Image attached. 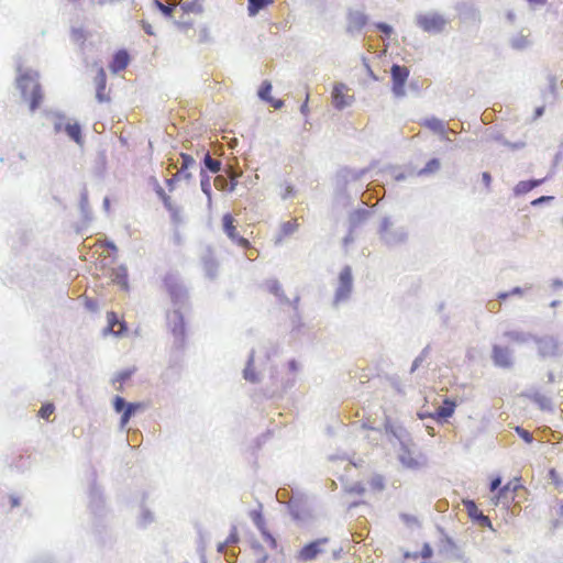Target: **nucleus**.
Listing matches in <instances>:
<instances>
[{
	"label": "nucleus",
	"instance_id": "1",
	"mask_svg": "<svg viewBox=\"0 0 563 563\" xmlns=\"http://www.w3.org/2000/svg\"><path fill=\"white\" fill-rule=\"evenodd\" d=\"M18 85L24 96L30 91V109L32 111L37 109L43 100V92L40 84L31 75L24 74L19 77Z\"/></svg>",
	"mask_w": 563,
	"mask_h": 563
},
{
	"label": "nucleus",
	"instance_id": "2",
	"mask_svg": "<svg viewBox=\"0 0 563 563\" xmlns=\"http://www.w3.org/2000/svg\"><path fill=\"white\" fill-rule=\"evenodd\" d=\"M416 22L420 29L428 33H440L446 25V20L439 13L420 14Z\"/></svg>",
	"mask_w": 563,
	"mask_h": 563
},
{
	"label": "nucleus",
	"instance_id": "3",
	"mask_svg": "<svg viewBox=\"0 0 563 563\" xmlns=\"http://www.w3.org/2000/svg\"><path fill=\"white\" fill-rule=\"evenodd\" d=\"M330 540L328 538L317 539L308 544H306L299 552L298 559L300 561H311L314 560L318 555L328 552V544Z\"/></svg>",
	"mask_w": 563,
	"mask_h": 563
},
{
	"label": "nucleus",
	"instance_id": "4",
	"mask_svg": "<svg viewBox=\"0 0 563 563\" xmlns=\"http://www.w3.org/2000/svg\"><path fill=\"white\" fill-rule=\"evenodd\" d=\"M409 77V69L406 66L393 65L391 67V80H393V92L401 97L405 95V85Z\"/></svg>",
	"mask_w": 563,
	"mask_h": 563
},
{
	"label": "nucleus",
	"instance_id": "5",
	"mask_svg": "<svg viewBox=\"0 0 563 563\" xmlns=\"http://www.w3.org/2000/svg\"><path fill=\"white\" fill-rule=\"evenodd\" d=\"M113 407L117 412H122L120 424L124 428L134 412L143 408V405L140 402L125 404L122 397L117 396L113 400Z\"/></svg>",
	"mask_w": 563,
	"mask_h": 563
},
{
	"label": "nucleus",
	"instance_id": "6",
	"mask_svg": "<svg viewBox=\"0 0 563 563\" xmlns=\"http://www.w3.org/2000/svg\"><path fill=\"white\" fill-rule=\"evenodd\" d=\"M222 224L225 234L238 245L241 247L247 249L250 246V241L243 236H240L236 232V227L234 225V218L230 213H225L222 217Z\"/></svg>",
	"mask_w": 563,
	"mask_h": 563
},
{
	"label": "nucleus",
	"instance_id": "7",
	"mask_svg": "<svg viewBox=\"0 0 563 563\" xmlns=\"http://www.w3.org/2000/svg\"><path fill=\"white\" fill-rule=\"evenodd\" d=\"M108 325L103 330V334H113L115 336L124 335L128 332L126 323L120 320L115 312L109 311L107 313Z\"/></svg>",
	"mask_w": 563,
	"mask_h": 563
},
{
	"label": "nucleus",
	"instance_id": "8",
	"mask_svg": "<svg viewBox=\"0 0 563 563\" xmlns=\"http://www.w3.org/2000/svg\"><path fill=\"white\" fill-rule=\"evenodd\" d=\"M339 288L336 290V300L345 299L352 289V272L350 267H344L339 276Z\"/></svg>",
	"mask_w": 563,
	"mask_h": 563
},
{
	"label": "nucleus",
	"instance_id": "9",
	"mask_svg": "<svg viewBox=\"0 0 563 563\" xmlns=\"http://www.w3.org/2000/svg\"><path fill=\"white\" fill-rule=\"evenodd\" d=\"M96 82V97L99 102H109L110 101V95L109 91H107V75L103 68H100L97 73V76L95 78Z\"/></svg>",
	"mask_w": 563,
	"mask_h": 563
},
{
	"label": "nucleus",
	"instance_id": "10",
	"mask_svg": "<svg viewBox=\"0 0 563 563\" xmlns=\"http://www.w3.org/2000/svg\"><path fill=\"white\" fill-rule=\"evenodd\" d=\"M463 505L472 519L478 521L482 526H490L489 518L482 514L475 501L466 499L463 500Z\"/></svg>",
	"mask_w": 563,
	"mask_h": 563
},
{
	"label": "nucleus",
	"instance_id": "11",
	"mask_svg": "<svg viewBox=\"0 0 563 563\" xmlns=\"http://www.w3.org/2000/svg\"><path fill=\"white\" fill-rule=\"evenodd\" d=\"M344 84H336L332 90V102L336 109H343L349 104V96Z\"/></svg>",
	"mask_w": 563,
	"mask_h": 563
},
{
	"label": "nucleus",
	"instance_id": "12",
	"mask_svg": "<svg viewBox=\"0 0 563 563\" xmlns=\"http://www.w3.org/2000/svg\"><path fill=\"white\" fill-rule=\"evenodd\" d=\"M456 408V402L446 398L443 400L442 406H440L434 413L431 415V418L434 420H446L452 417Z\"/></svg>",
	"mask_w": 563,
	"mask_h": 563
},
{
	"label": "nucleus",
	"instance_id": "13",
	"mask_svg": "<svg viewBox=\"0 0 563 563\" xmlns=\"http://www.w3.org/2000/svg\"><path fill=\"white\" fill-rule=\"evenodd\" d=\"M271 92H272V84L267 80L263 81L260 87V90H258L260 98L269 102L271 106L274 107L275 109H280L284 106V102L282 100H276V99L272 98Z\"/></svg>",
	"mask_w": 563,
	"mask_h": 563
},
{
	"label": "nucleus",
	"instance_id": "14",
	"mask_svg": "<svg viewBox=\"0 0 563 563\" xmlns=\"http://www.w3.org/2000/svg\"><path fill=\"white\" fill-rule=\"evenodd\" d=\"M130 57L125 51H119L113 56V59L110 64V70L112 73H119L126 68L129 64Z\"/></svg>",
	"mask_w": 563,
	"mask_h": 563
},
{
	"label": "nucleus",
	"instance_id": "15",
	"mask_svg": "<svg viewBox=\"0 0 563 563\" xmlns=\"http://www.w3.org/2000/svg\"><path fill=\"white\" fill-rule=\"evenodd\" d=\"M493 358L498 366L509 367L511 365L509 351L506 347L495 346L493 350Z\"/></svg>",
	"mask_w": 563,
	"mask_h": 563
},
{
	"label": "nucleus",
	"instance_id": "16",
	"mask_svg": "<svg viewBox=\"0 0 563 563\" xmlns=\"http://www.w3.org/2000/svg\"><path fill=\"white\" fill-rule=\"evenodd\" d=\"M166 285H167L168 292L172 297V300L175 305L180 303L186 299L187 294L183 287H180L174 283H167Z\"/></svg>",
	"mask_w": 563,
	"mask_h": 563
},
{
	"label": "nucleus",
	"instance_id": "17",
	"mask_svg": "<svg viewBox=\"0 0 563 563\" xmlns=\"http://www.w3.org/2000/svg\"><path fill=\"white\" fill-rule=\"evenodd\" d=\"M274 0H249L247 11L251 16L256 15L262 9L273 4Z\"/></svg>",
	"mask_w": 563,
	"mask_h": 563
},
{
	"label": "nucleus",
	"instance_id": "18",
	"mask_svg": "<svg viewBox=\"0 0 563 563\" xmlns=\"http://www.w3.org/2000/svg\"><path fill=\"white\" fill-rule=\"evenodd\" d=\"M542 183L541 179L539 180H526V181H519L515 187V192L517 195L527 194L530 190H532L534 187L539 186Z\"/></svg>",
	"mask_w": 563,
	"mask_h": 563
},
{
	"label": "nucleus",
	"instance_id": "19",
	"mask_svg": "<svg viewBox=\"0 0 563 563\" xmlns=\"http://www.w3.org/2000/svg\"><path fill=\"white\" fill-rule=\"evenodd\" d=\"M65 131L71 140H74L78 144H81V129L78 123H67L65 126Z\"/></svg>",
	"mask_w": 563,
	"mask_h": 563
},
{
	"label": "nucleus",
	"instance_id": "20",
	"mask_svg": "<svg viewBox=\"0 0 563 563\" xmlns=\"http://www.w3.org/2000/svg\"><path fill=\"white\" fill-rule=\"evenodd\" d=\"M88 33L82 27H73L70 31L71 41L82 46L87 40Z\"/></svg>",
	"mask_w": 563,
	"mask_h": 563
},
{
	"label": "nucleus",
	"instance_id": "21",
	"mask_svg": "<svg viewBox=\"0 0 563 563\" xmlns=\"http://www.w3.org/2000/svg\"><path fill=\"white\" fill-rule=\"evenodd\" d=\"M180 158H181V167L178 173L184 174L185 178L189 179L191 177V175L189 173H185V170L195 165V159L191 155L186 154V153H181Z\"/></svg>",
	"mask_w": 563,
	"mask_h": 563
},
{
	"label": "nucleus",
	"instance_id": "22",
	"mask_svg": "<svg viewBox=\"0 0 563 563\" xmlns=\"http://www.w3.org/2000/svg\"><path fill=\"white\" fill-rule=\"evenodd\" d=\"M298 227L299 224L297 219H291L289 221L284 222L280 227V239L292 234L295 231H297Z\"/></svg>",
	"mask_w": 563,
	"mask_h": 563
},
{
	"label": "nucleus",
	"instance_id": "23",
	"mask_svg": "<svg viewBox=\"0 0 563 563\" xmlns=\"http://www.w3.org/2000/svg\"><path fill=\"white\" fill-rule=\"evenodd\" d=\"M508 494H509V484L500 488L497 494L492 498V503L495 506H498L500 503H508Z\"/></svg>",
	"mask_w": 563,
	"mask_h": 563
},
{
	"label": "nucleus",
	"instance_id": "24",
	"mask_svg": "<svg viewBox=\"0 0 563 563\" xmlns=\"http://www.w3.org/2000/svg\"><path fill=\"white\" fill-rule=\"evenodd\" d=\"M174 318L177 319L178 322L174 324L172 331L176 336L183 338L185 333V323L183 320V316L180 314L179 311H174Z\"/></svg>",
	"mask_w": 563,
	"mask_h": 563
},
{
	"label": "nucleus",
	"instance_id": "25",
	"mask_svg": "<svg viewBox=\"0 0 563 563\" xmlns=\"http://www.w3.org/2000/svg\"><path fill=\"white\" fill-rule=\"evenodd\" d=\"M256 525L261 529L264 539L267 542H269L272 548H276L277 547V542H276L275 538L269 532H267L265 530L264 521H263V519H262V517L260 515H257Z\"/></svg>",
	"mask_w": 563,
	"mask_h": 563
},
{
	"label": "nucleus",
	"instance_id": "26",
	"mask_svg": "<svg viewBox=\"0 0 563 563\" xmlns=\"http://www.w3.org/2000/svg\"><path fill=\"white\" fill-rule=\"evenodd\" d=\"M440 166H441L440 161L438 158H432L419 172V175L433 174L440 169Z\"/></svg>",
	"mask_w": 563,
	"mask_h": 563
},
{
	"label": "nucleus",
	"instance_id": "27",
	"mask_svg": "<svg viewBox=\"0 0 563 563\" xmlns=\"http://www.w3.org/2000/svg\"><path fill=\"white\" fill-rule=\"evenodd\" d=\"M205 165L212 173H218L220 170V168H221V162L218 161V159L212 158L209 154H206V156H205Z\"/></svg>",
	"mask_w": 563,
	"mask_h": 563
},
{
	"label": "nucleus",
	"instance_id": "28",
	"mask_svg": "<svg viewBox=\"0 0 563 563\" xmlns=\"http://www.w3.org/2000/svg\"><path fill=\"white\" fill-rule=\"evenodd\" d=\"M424 124H426V126H428L429 129H431L434 132H439V133L444 132V124L442 121H440L438 119L433 118V119L426 120Z\"/></svg>",
	"mask_w": 563,
	"mask_h": 563
},
{
	"label": "nucleus",
	"instance_id": "29",
	"mask_svg": "<svg viewBox=\"0 0 563 563\" xmlns=\"http://www.w3.org/2000/svg\"><path fill=\"white\" fill-rule=\"evenodd\" d=\"M54 410L55 407L53 404H44L38 411V416L43 419H48L51 415H53Z\"/></svg>",
	"mask_w": 563,
	"mask_h": 563
},
{
	"label": "nucleus",
	"instance_id": "30",
	"mask_svg": "<svg viewBox=\"0 0 563 563\" xmlns=\"http://www.w3.org/2000/svg\"><path fill=\"white\" fill-rule=\"evenodd\" d=\"M200 185H201V190L210 199V197H211V186H210V178H209V176L201 174Z\"/></svg>",
	"mask_w": 563,
	"mask_h": 563
},
{
	"label": "nucleus",
	"instance_id": "31",
	"mask_svg": "<svg viewBox=\"0 0 563 563\" xmlns=\"http://www.w3.org/2000/svg\"><path fill=\"white\" fill-rule=\"evenodd\" d=\"M530 43L528 36L526 35H519L516 38H514L512 45L516 48H523Z\"/></svg>",
	"mask_w": 563,
	"mask_h": 563
},
{
	"label": "nucleus",
	"instance_id": "32",
	"mask_svg": "<svg viewBox=\"0 0 563 563\" xmlns=\"http://www.w3.org/2000/svg\"><path fill=\"white\" fill-rule=\"evenodd\" d=\"M133 374V371L132 369H125V371H122L120 373L117 374L115 378H114V382L117 383H124L125 380H128L131 375Z\"/></svg>",
	"mask_w": 563,
	"mask_h": 563
},
{
	"label": "nucleus",
	"instance_id": "33",
	"mask_svg": "<svg viewBox=\"0 0 563 563\" xmlns=\"http://www.w3.org/2000/svg\"><path fill=\"white\" fill-rule=\"evenodd\" d=\"M162 201H163L164 206L166 207V209H168L173 213V217L176 218L177 210L173 206L172 198L168 195H166L163 197Z\"/></svg>",
	"mask_w": 563,
	"mask_h": 563
},
{
	"label": "nucleus",
	"instance_id": "34",
	"mask_svg": "<svg viewBox=\"0 0 563 563\" xmlns=\"http://www.w3.org/2000/svg\"><path fill=\"white\" fill-rule=\"evenodd\" d=\"M516 431L520 435V438L523 439L527 443H531L532 442L533 438H532V434L529 431H527V430H525V429H522L520 427H517Z\"/></svg>",
	"mask_w": 563,
	"mask_h": 563
},
{
	"label": "nucleus",
	"instance_id": "35",
	"mask_svg": "<svg viewBox=\"0 0 563 563\" xmlns=\"http://www.w3.org/2000/svg\"><path fill=\"white\" fill-rule=\"evenodd\" d=\"M371 486L373 489L382 490L384 488V482L380 476H377L371 481Z\"/></svg>",
	"mask_w": 563,
	"mask_h": 563
},
{
	"label": "nucleus",
	"instance_id": "36",
	"mask_svg": "<svg viewBox=\"0 0 563 563\" xmlns=\"http://www.w3.org/2000/svg\"><path fill=\"white\" fill-rule=\"evenodd\" d=\"M227 185V180L225 178H223L222 176H218L216 179H214V186L218 188V189H221L223 190L224 187Z\"/></svg>",
	"mask_w": 563,
	"mask_h": 563
},
{
	"label": "nucleus",
	"instance_id": "37",
	"mask_svg": "<svg viewBox=\"0 0 563 563\" xmlns=\"http://www.w3.org/2000/svg\"><path fill=\"white\" fill-rule=\"evenodd\" d=\"M180 173H176L172 178L166 180L169 190L174 189L175 183L178 180Z\"/></svg>",
	"mask_w": 563,
	"mask_h": 563
},
{
	"label": "nucleus",
	"instance_id": "38",
	"mask_svg": "<svg viewBox=\"0 0 563 563\" xmlns=\"http://www.w3.org/2000/svg\"><path fill=\"white\" fill-rule=\"evenodd\" d=\"M377 29L380 30L386 35H389L393 32L391 26H389L388 24H385V23L377 24Z\"/></svg>",
	"mask_w": 563,
	"mask_h": 563
},
{
	"label": "nucleus",
	"instance_id": "39",
	"mask_svg": "<svg viewBox=\"0 0 563 563\" xmlns=\"http://www.w3.org/2000/svg\"><path fill=\"white\" fill-rule=\"evenodd\" d=\"M156 4H157V7L159 8V10H161L164 14L168 15V14H170V13H172V8H170V7L163 4L162 2H159V1H157V0H156Z\"/></svg>",
	"mask_w": 563,
	"mask_h": 563
},
{
	"label": "nucleus",
	"instance_id": "40",
	"mask_svg": "<svg viewBox=\"0 0 563 563\" xmlns=\"http://www.w3.org/2000/svg\"><path fill=\"white\" fill-rule=\"evenodd\" d=\"M482 179H483V183L485 184L486 188H489L490 184H492V176H490V174L487 173V172H484L482 174Z\"/></svg>",
	"mask_w": 563,
	"mask_h": 563
},
{
	"label": "nucleus",
	"instance_id": "41",
	"mask_svg": "<svg viewBox=\"0 0 563 563\" xmlns=\"http://www.w3.org/2000/svg\"><path fill=\"white\" fill-rule=\"evenodd\" d=\"M238 540H239L238 532H236L235 529H233V531L228 537V539L225 541V544H228V543H235V542H238Z\"/></svg>",
	"mask_w": 563,
	"mask_h": 563
},
{
	"label": "nucleus",
	"instance_id": "42",
	"mask_svg": "<svg viewBox=\"0 0 563 563\" xmlns=\"http://www.w3.org/2000/svg\"><path fill=\"white\" fill-rule=\"evenodd\" d=\"M549 475H550L551 479L553 481V483H554L556 486H558V485H560L559 475H558V473H556V471H555V470H553V468H552V470H550Z\"/></svg>",
	"mask_w": 563,
	"mask_h": 563
},
{
	"label": "nucleus",
	"instance_id": "43",
	"mask_svg": "<svg viewBox=\"0 0 563 563\" xmlns=\"http://www.w3.org/2000/svg\"><path fill=\"white\" fill-rule=\"evenodd\" d=\"M421 555L424 559L430 558L432 555V549L428 544H426L421 551Z\"/></svg>",
	"mask_w": 563,
	"mask_h": 563
},
{
	"label": "nucleus",
	"instance_id": "44",
	"mask_svg": "<svg viewBox=\"0 0 563 563\" xmlns=\"http://www.w3.org/2000/svg\"><path fill=\"white\" fill-rule=\"evenodd\" d=\"M500 483H501V481L499 477H496L495 479H493L490 483V490L495 492L499 487Z\"/></svg>",
	"mask_w": 563,
	"mask_h": 563
},
{
	"label": "nucleus",
	"instance_id": "45",
	"mask_svg": "<svg viewBox=\"0 0 563 563\" xmlns=\"http://www.w3.org/2000/svg\"><path fill=\"white\" fill-rule=\"evenodd\" d=\"M155 192L157 194V196L163 199L164 196H166L167 194L164 191V189L161 187L159 184L156 185L155 187Z\"/></svg>",
	"mask_w": 563,
	"mask_h": 563
},
{
	"label": "nucleus",
	"instance_id": "46",
	"mask_svg": "<svg viewBox=\"0 0 563 563\" xmlns=\"http://www.w3.org/2000/svg\"><path fill=\"white\" fill-rule=\"evenodd\" d=\"M308 100H309V93L307 92L306 93V100H305V102H303V104L301 106V109H300L303 114L308 113Z\"/></svg>",
	"mask_w": 563,
	"mask_h": 563
},
{
	"label": "nucleus",
	"instance_id": "47",
	"mask_svg": "<svg viewBox=\"0 0 563 563\" xmlns=\"http://www.w3.org/2000/svg\"><path fill=\"white\" fill-rule=\"evenodd\" d=\"M332 558L334 560H338L340 558L341 548H333L331 549Z\"/></svg>",
	"mask_w": 563,
	"mask_h": 563
},
{
	"label": "nucleus",
	"instance_id": "48",
	"mask_svg": "<svg viewBox=\"0 0 563 563\" xmlns=\"http://www.w3.org/2000/svg\"><path fill=\"white\" fill-rule=\"evenodd\" d=\"M550 199H552V197L543 196V197H540V198H538V199L533 200V201H532V205H534V206H536V205H539V203H541V202H543V201H545V200H550Z\"/></svg>",
	"mask_w": 563,
	"mask_h": 563
},
{
	"label": "nucleus",
	"instance_id": "49",
	"mask_svg": "<svg viewBox=\"0 0 563 563\" xmlns=\"http://www.w3.org/2000/svg\"><path fill=\"white\" fill-rule=\"evenodd\" d=\"M86 306L90 309V310H97V302L96 301H92V300H89L86 302Z\"/></svg>",
	"mask_w": 563,
	"mask_h": 563
},
{
	"label": "nucleus",
	"instance_id": "50",
	"mask_svg": "<svg viewBox=\"0 0 563 563\" xmlns=\"http://www.w3.org/2000/svg\"><path fill=\"white\" fill-rule=\"evenodd\" d=\"M531 4H545L547 0H527Z\"/></svg>",
	"mask_w": 563,
	"mask_h": 563
},
{
	"label": "nucleus",
	"instance_id": "51",
	"mask_svg": "<svg viewBox=\"0 0 563 563\" xmlns=\"http://www.w3.org/2000/svg\"><path fill=\"white\" fill-rule=\"evenodd\" d=\"M352 490H354V492H356L358 494L364 493V488L362 486H360V485L353 487Z\"/></svg>",
	"mask_w": 563,
	"mask_h": 563
},
{
	"label": "nucleus",
	"instance_id": "52",
	"mask_svg": "<svg viewBox=\"0 0 563 563\" xmlns=\"http://www.w3.org/2000/svg\"><path fill=\"white\" fill-rule=\"evenodd\" d=\"M18 505H19L18 499H16V498H14V497H12V498H11V506H12V507H15V506H18Z\"/></svg>",
	"mask_w": 563,
	"mask_h": 563
},
{
	"label": "nucleus",
	"instance_id": "53",
	"mask_svg": "<svg viewBox=\"0 0 563 563\" xmlns=\"http://www.w3.org/2000/svg\"><path fill=\"white\" fill-rule=\"evenodd\" d=\"M278 289H279V286H278V284L275 282V283L273 284V286H272V290H273L274 292H277V290H278Z\"/></svg>",
	"mask_w": 563,
	"mask_h": 563
},
{
	"label": "nucleus",
	"instance_id": "54",
	"mask_svg": "<svg viewBox=\"0 0 563 563\" xmlns=\"http://www.w3.org/2000/svg\"><path fill=\"white\" fill-rule=\"evenodd\" d=\"M507 297H508L507 292H503V294L498 295V298L501 299V300L506 299Z\"/></svg>",
	"mask_w": 563,
	"mask_h": 563
},
{
	"label": "nucleus",
	"instance_id": "55",
	"mask_svg": "<svg viewBox=\"0 0 563 563\" xmlns=\"http://www.w3.org/2000/svg\"><path fill=\"white\" fill-rule=\"evenodd\" d=\"M235 188V183L234 181H231L230 184V188H229V191H233Z\"/></svg>",
	"mask_w": 563,
	"mask_h": 563
},
{
	"label": "nucleus",
	"instance_id": "56",
	"mask_svg": "<svg viewBox=\"0 0 563 563\" xmlns=\"http://www.w3.org/2000/svg\"><path fill=\"white\" fill-rule=\"evenodd\" d=\"M511 294H521V289L519 287H516Z\"/></svg>",
	"mask_w": 563,
	"mask_h": 563
},
{
	"label": "nucleus",
	"instance_id": "57",
	"mask_svg": "<svg viewBox=\"0 0 563 563\" xmlns=\"http://www.w3.org/2000/svg\"><path fill=\"white\" fill-rule=\"evenodd\" d=\"M108 246H109L110 249H112L113 251H115V250H117V247L114 246V244H113V243H108Z\"/></svg>",
	"mask_w": 563,
	"mask_h": 563
},
{
	"label": "nucleus",
	"instance_id": "58",
	"mask_svg": "<svg viewBox=\"0 0 563 563\" xmlns=\"http://www.w3.org/2000/svg\"><path fill=\"white\" fill-rule=\"evenodd\" d=\"M537 113L540 115L542 113V109H538Z\"/></svg>",
	"mask_w": 563,
	"mask_h": 563
},
{
	"label": "nucleus",
	"instance_id": "59",
	"mask_svg": "<svg viewBox=\"0 0 563 563\" xmlns=\"http://www.w3.org/2000/svg\"><path fill=\"white\" fill-rule=\"evenodd\" d=\"M223 548H224V544H221V545L219 547V551H222V550H223Z\"/></svg>",
	"mask_w": 563,
	"mask_h": 563
}]
</instances>
